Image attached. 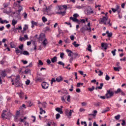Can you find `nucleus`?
<instances>
[{"mask_svg": "<svg viewBox=\"0 0 126 126\" xmlns=\"http://www.w3.org/2000/svg\"><path fill=\"white\" fill-rule=\"evenodd\" d=\"M13 77L15 78L14 82L16 87H19V86H21V83L19 82V80H20V76L18 75L15 77V76L12 75L9 77V78H13Z\"/></svg>", "mask_w": 126, "mask_h": 126, "instance_id": "1", "label": "nucleus"}, {"mask_svg": "<svg viewBox=\"0 0 126 126\" xmlns=\"http://www.w3.org/2000/svg\"><path fill=\"white\" fill-rule=\"evenodd\" d=\"M44 6H45V8H43L42 9V12H43V13H45L49 16L52 15L51 13H49V11L51 10V9H52V5L47 6L46 4H44Z\"/></svg>", "mask_w": 126, "mask_h": 126, "instance_id": "2", "label": "nucleus"}, {"mask_svg": "<svg viewBox=\"0 0 126 126\" xmlns=\"http://www.w3.org/2000/svg\"><path fill=\"white\" fill-rule=\"evenodd\" d=\"M105 96L107 99H110V98L113 97V96H114V91H113V90H112V89H110L107 90V93L105 94Z\"/></svg>", "mask_w": 126, "mask_h": 126, "instance_id": "3", "label": "nucleus"}, {"mask_svg": "<svg viewBox=\"0 0 126 126\" xmlns=\"http://www.w3.org/2000/svg\"><path fill=\"white\" fill-rule=\"evenodd\" d=\"M15 52H16V54H19V53H20L21 55H24V56H30V53H29V52H28V51L25 50L22 52V51H20V50H19L18 48H17V47L15 48Z\"/></svg>", "mask_w": 126, "mask_h": 126, "instance_id": "4", "label": "nucleus"}, {"mask_svg": "<svg viewBox=\"0 0 126 126\" xmlns=\"http://www.w3.org/2000/svg\"><path fill=\"white\" fill-rule=\"evenodd\" d=\"M63 8L65 9V10L64 11H58L57 12H56L57 14H60V15H62L63 16H64V14H65V13H66V9H67V5H63Z\"/></svg>", "mask_w": 126, "mask_h": 126, "instance_id": "5", "label": "nucleus"}, {"mask_svg": "<svg viewBox=\"0 0 126 126\" xmlns=\"http://www.w3.org/2000/svg\"><path fill=\"white\" fill-rule=\"evenodd\" d=\"M72 113H73V110H70L69 111L68 110V109H65V114L68 118H69V117H71Z\"/></svg>", "mask_w": 126, "mask_h": 126, "instance_id": "6", "label": "nucleus"}, {"mask_svg": "<svg viewBox=\"0 0 126 126\" xmlns=\"http://www.w3.org/2000/svg\"><path fill=\"white\" fill-rule=\"evenodd\" d=\"M100 21L99 22V23H104V25H107V23L106 21L108 20V17H103L102 18H100Z\"/></svg>", "mask_w": 126, "mask_h": 126, "instance_id": "7", "label": "nucleus"}, {"mask_svg": "<svg viewBox=\"0 0 126 126\" xmlns=\"http://www.w3.org/2000/svg\"><path fill=\"white\" fill-rule=\"evenodd\" d=\"M41 86L43 88V89H48L49 88V84L46 82H43L41 84Z\"/></svg>", "mask_w": 126, "mask_h": 126, "instance_id": "8", "label": "nucleus"}, {"mask_svg": "<svg viewBox=\"0 0 126 126\" xmlns=\"http://www.w3.org/2000/svg\"><path fill=\"white\" fill-rule=\"evenodd\" d=\"M45 39H47V38H46V35H45V33H40L39 37V41H43Z\"/></svg>", "mask_w": 126, "mask_h": 126, "instance_id": "9", "label": "nucleus"}, {"mask_svg": "<svg viewBox=\"0 0 126 126\" xmlns=\"http://www.w3.org/2000/svg\"><path fill=\"white\" fill-rule=\"evenodd\" d=\"M69 19L70 20H72L73 22H76V23H78V24H80V21L77 19V18H73L72 17H70Z\"/></svg>", "mask_w": 126, "mask_h": 126, "instance_id": "10", "label": "nucleus"}, {"mask_svg": "<svg viewBox=\"0 0 126 126\" xmlns=\"http://www.w3.org/2000/svg\"><path fill=\"white\" fill-rule=\"evenodd\" d=\"M0 74L1 76H3V77H5L6 76V71L5 70H0Z\"/></svg>", "mask_w": 126, "mask_h": 126, "instance_id": "11", "label": "nucleus"}, {"mask_svg": "<svg viewBox=\"0 0 126 126\" xmlns=\"http://www.w3.org/2000/svg\"><path fill=\"white\" fill-rule=\"evenodd\" d=\"M101 47L105 50H107L108 49V43H101Z\"/></svg>", "mask_w": 126, "mask_h": 126, "instance_id": "12", "label": "nucleus"}, {"mask_svg": "<svg viewBox=\"0 0 126 126\" xmlns=\"http://www.w3.org/2000/svg\"><path fill=\"white\" fill-rule=\"evenodd\" d=\"M115 9L116 10V11H117L118 13H121L122 8H121V6L119 5H116Z\"/></svg>", "mask_w": 126, "mask_h": 126, "instance_id": "13", "label": "nucleus"}, {"mask_svg": "<svg viewBox=\"0 0 126 126\" xmlns=\"http://www.w3.org/2000/svg\"><path fill=\"white\" fill-rule=\"evenodd\" d=\"M0 23H1V24H4V23L7 24V23H9V21L6 20H2V19H1V18H0Z\"/></svg>", "mask_w": 126, "mask_h": 126, "instance_id": "14", "label": "nucleus"}, {"mask_svg": "<svg viewBox=\"0 0 126 126\" xmlns=\"http://www.w3.org/2000/svg\"><path fill=\"white\" fill-rule=\"evenodd\" d=\"M42 45L44 48H46V47H47V45H48V40L47 39V38L44 39L42 41Z\"/></svg>", "mask_w": 126, "mask_h": 126, "instance_id": "15", "label": "nucleus"}, {"mask_svg": "<svg viewBox=\"0 0 126 126\" xmlns=\"http://www.w3.org/2000/svg\"><path fill=\"white\" fill-rule=\"evenodd\" d=\"M66 52H67L68 57H71V54H72V55L73 54V52H72L71 50H70L69 49H67V50H66Z\"/></svg>", "mask_w": 126, "mask_h": 126, "instance_id": "16", "label": "nucleus"}, {"mask_svg": "<svg viewBox=\"0 0 126 126\" xmlns=\"http://www.w3.org/2000/svg\"><path fill=\"white\" fill-rule=\"evenodd\" d=\"M103 86H104V83H100V86L96 87L95 88V90H98V89H99L100 90H101V89H102V88L103 87Z\"/></svg>", "mask_w": 126, "mask_h": 126, "instance_id": "17", "label": "nucleus"}, {"mask_svg": "<svg viewBox=\"0 0 126 126\" xmlns=\"http://www.w3.org/2000/svg\"><path fill=\"white\" fill-rule=\"evenodd\" d=\"M56 111H57V112H58V113H60V114H63V109L60 108V107H58L56 108L55 109Z\"/></svg>", "mask_w": 126, "mask_h": 126, "instance_id": "18", "label": "nucleus"}, {"mask_svg": "<svg viewBox=\"0 0 126 126\" xmlns=\"http://www.w3.org/2000/svg\"><path fill=\"white\" fill-rule=\"evenodd\" d=\"M106 34H107V37H108L109 38H111V37H112V36H113V33L109 32V31H106Z\"/></svg>", "mask_w": 126, "mask_h": 126, "instance_id": "19", "label": "nucleus"}, {"mask_svg": "<svg viewBox=\"0 0 126 126\" xmlns=\"http://www.w3.org/2000/svg\"><path fill=\"white\" fill-rule=\"evenodd\" d=\"M122 69V67L121 66H119V67H114V70L115 71H120Z\"/></svg>", "mask_w": 126, "mask_h": 126, "instance_id": "20", "label": "nucleus"}, {"mask_svg": "<svg viewBox=\"0 0 126 126\" xmlns=\"http://www.w3.org/2000/svg\"><path fill=\"white\" fill-rule=\"evenodd\" d=\"M109 111H110V108L109 107H107L106 108H105L104 110H103L101 113L102 114H105V113H107V112H109Z\"/></svg>", "mask_w": 126, "mask_h": 126, "instance_id": "21", "label": "nucleus"}, {"mask_svg": "<svg viewBox=\"0 0 126 126\" xmlns=\"http://www.w3.org/2000/svg\"><path fill=\"white\" fill-rule=\"evenodd\" d=\"M57 56H55L52 59H51V62L53 63H57Z\"/></svg>", "mask_w": 126, "mask_h": 126, "instance_id": "22", "label": "nucleus"}, {"mask_svg": "<svg viewBox=\"0 0 126 126\" xmlns=\"http://www.w3.org/2000/svg\"><path fill=\"white\" fill-rule=\"evenodd\" d=\"M62 80H63V78L62 77V76H59L57 77L56 79V81H57V82H61Z\"/></svg>", "mask_w": 126, "mask_h": 126, "instance_id": "23", "label": "nucleus"}, {"mask_svg": "<svg viewBox=\"0 0 126 126\" xmlns=\"http://www.w3.org/2000/svg\"><path fill=\"white\" fill-rule=\"evenodd\" d=\"M73 45L75 48H77V47H79V46H80V44H77L76 41H74Z\"/></svg>", "mask_w": 126, "mask_h": 126, "instance_id": "24", "label": "nucleus"}, {"mask_svg": "<svg viewBox=\"0 0 126 126\" xmlns=\"http://www.w3.org/2000/svg\"><path fill=\"white\" fill-rule=\"evenodd\" d=\"M19 115H20V112L19 111H17V112H16L17 116L15 117L14 121H16V120L17 119V117H18Z\"/></svg>", "mask_w": 126, "mask_h": 126, "instance_id": "25", "label": "nucleus"}, {"mask_svg": "<svg viewBox=\"0 0 126 126\" xmlns=\"http://www.w3.org/2000/svg\"><path fill=\"white\" fill-rule=\"evenodd\" d=\"M32 25H34V26H38V23L35 22L34 21H31Z\"/></svg>", "mask_w": 126, "mask_h": 126, "instance_id": "26", "label": "nucleus"}, {"mask_svg": "<svg viewBox=\"0 0 126 126\" xmlns=\"http://www.w3.org/2000/svg\"><path fill=\"white\" fill-rule=\"evenodd\" d=\"M17 24V21H15V20H13L12 21V25H13V26H15V25H16V24Z\"/></svg>", "mask_w": 126, "mask_h": 126, "instance_id": "27", "label": "nucleus"}, {"mask_svg": "<svg viewBox=\"0 0 126 126\" xmlns=\"http://www.w3.org/2000/svg\"><path fill=\"white\" fill-rule=\"evenodd\" d=\"M89 91H90V92H92L94 90H95V87L93 86L92 88H88Z\"/></svg>", "mask_w": 126, "mask_h": 126, "instance_id": "28", "label": "nucleus"}, {"mask_svg": "<svg viewBox=\"0 0 126 126\" xmlns=\"http://www.w3.org/2000/svg\"><path fill=\"white\" fill-rule=\"evenodd\" d=\"M121 91H122V90L121 89L119 88L117 89V91H115L114 92V93L115 94H118V93H121Z\"/></svg>", "mask_w": 126, "mask_h": 126, "instance_id": "29", "label": "nucleus"}, {"mask_svg": "<svg viewBox=\"0 0 126 126\" xmlns=\"http://www.w3.org/2000/svg\"><path fill=\"white\" fill-rule=\"evenodd\" d=\"M120 118H121V115L119 114L115 116L114 119H115V120H117V121H119Z\"/></svg>", "mask_w": 126, "mask_h": 126, "instance_id": "30", "label": "nucleus"}, {"mask_svg": "<svg viewBox=\"0 0 126 126\" xmlns=\"http://www.w3.org/2000/svg\"><path fill=\"white\" fill-rule=\"evenodd\" d=\"M87 12L88 14H92L93 13H94V11L88 10L87 11Z\"/></svg>", "mask_w": 126, "mask_h": 126, "instance_id": "31", "label": "nucleus"}, {"mask_svg": "<svg viewBox=\"0 0 126 126\" xmlns=\"http://www.w3.org/2000/svg\"><path fill=\"white\" fill-rule=\"evenodd\" d=\"M58 64H60V65H63V67H64V63H63L62 61H59L58 63Z\"/></svg>", "mask_w": 126, "mask_h": 126, "instance_id": "32", "label": "nucleus"}, {"mask_svg": "<svg viewBox=\"0 0 126 126\" xmlns=\"http://www.w3.org/2000/svg\"><path fill=\"white\" fill-rule=\"evenodd\" d=\"M73 55L74 56L75 59H76V58H79V54L78 53H73Z\"/></svg>", "mask_w": 126, "mask_h": 126, "instance_id": "33", "label": "nucleus"}, {"mask_svg": "<svg viewBox=\"0 0 126 126\" xmlns=\"http://www.w3.org/2000/svg\"><path fill=\"white\" fill-rule=\"evenodd\" d=\"M22 29V27L21 26H19L18 28L16 29H14V31H16V30H21Z\"/></svg>", "mask_w": 126, "mask_h": 126, "instance_id": "34", "label": "nucleus"}, {"mask_svg": "<svg viewBox=\"0 0 126 126\" xmlns=\"http://www.w3.org/2000/svg\"><path fill=\"white\" fill-rule=\"evenodd\" d=\"M28 29V25H25L24 28H23V30L24 31H26Z\"/></svg>", "mask_w": 126, "mask_h": 126, "instance_id": "35", "label": "nucleus"}, {"mask_svg": "<svg viewBox=\"0 0 126 126\" xmlns=\"http://www.w3.org/2000/svg\"><path fill=\"white\" fill-rule=\"evenodd\" d=\"M64 42L66 44H69L70 43V41L68 38H66V39H65Z\"/></svg>", "mask_w": 126, "mask_h": 126, "instance_id": "36", "label": "nucleus"}, {"mask_svg": "<svg viewBox=\"0 0 126 126\" xmlns=\"http://www.w3.org/2000/svg\"><path fill=\"white\" fill-rule=\"evenodd\" d=\"M47 104L46 102L42 103V106L43 107V108H46L47 107Z\"/></svg>", "mask_w": 126, "mask_h": 126, "instance_id": "37", "label": "nucleus"}, {"mask_svg": "<svg viewBox=\"0 0 126 126\" xmlns=\"http://www.w3.org/2000/svg\"><path fill=\"white\" fill-rule=\"evenodd\" d=\"M56 79H55V78H53L51 79V82H50L51 85H53V84L54 83L56 82Z\"/></svg>", "mask_w": 126, "mask_h": 126, "instance_id": "38", "label": "nucleus"}, {"mask_svg": "<svg viewBox=\"0 0 126 126\" xmlns=\"http://www.w3.org/2000/svg\"><path fill=\"white\" fill-rule=\"evenodd\" d=\"M61 118V115L60 114L57 113L56 116V120H59Z\"/></svg>", "mask_w": 126, "mask_h": 126, "instance_id": "39", "label": "nucleus"}, {"mask_svg": "<svg viewBox=\"0 0 126 126\" xmlns=\"http://www.w3.org/2000/svg\"><path fill=\"white\" fill-rule=\"evenodd\" d=\"M83 83H78L77 84V87H80V86L81 85V86H83Z\"/></svg>", "mask_w": 126, "mask_h": 126, "instance_id": "40", "label": "nucleus"}, {"mask_svg": "<svg viewBox=\"0 0 126 126\" xmlns=\"http://www.w3.org/2000/svg\"><path fill=\"white\" fill-rule=\"evenodd\" d=\"M116 52H117V49H114L113 51H111L113 56H116Z\"/></svg>", "mask_w": 126, "mask_h": 126, "instance_id": "41", "label": "nucleus"}, {"mask_svg": "<svg viewBox=\"0 0 126 126\" xmlns=\"http://www.w3.org/2000/svg\"><path fill=\"white\" fill-rule=\"evenodd\" d=\"M88 50L89 52H92V50H91V45L89 44L88 46Z\"/></svg>", "mask_w": 126, "mask_h": 126, "instance_id": "42", "label": "nucleus"}, {"mask_svg": "<svg viewBox=\"0 0 126 126\" xmlns=\"http://www.w3.org/2000/svg\"><path fill=\"white\" fill-rule=\"evenodd\" d=\"M23 47H24L23 44H21V45H19L18 46V48L19 49H20L21 51H22L23 50Z\"/></svg>", "mask_w": 126, "mask_h": 126, "instance_id": "43", "label": "nucleus"}, {"mask_svg": "<svg viewBox=\"0 0 126 126\" xmlns=\"http://www.w3.org/2000/svg\"><path fill=\"white\" fill-rule=\"evenodd\" d=\"M66 98V95H63L61 97V100L62 101H65V99Z\"/></svg>", "mask_w": 126, "mask_h": 126, "instance_id": "44", "label": "nucleus"}, {"mask_svg": "<svg viewBox=\"0 0 126 126\" xmlns=\"http://www.w3.org/2000/svg\"><path fill=\"white\" fill-rule=\"evenodd\" d=\"M52 125V121H49L46 125V126H51Z\"/></svg>", "mask_w": 126, "mask_h": 126, "instance_id": "45", "label": "nucleus"}, {"mask_svg": "<svg viewBox=\"0 0 126 126\" xmlns=\"http://www.w3.org/2000/svg\"><path fill=\"white\" fill-rule=\"evenodd\" d=\"M43 22H46L47 21V19H46V17H43L42 18Z\"/></svg>", "mask_w": 126, "mask_h": 126, "instance_id": "46", "label": "nucleus"}, {"mask_svg": "<svg viewBox=\"0 0 126 126\" xmlns=\"http://www.w3.org/2000/svg\"><path fill=\"white\" fill-rule=\"evenodd\" d=\"M19 96L20 98H21V99H23V98H24L23 93H20V94H19Z\"/></svg>", "mask_w": 126, "mask_h": 126, "instance_id": "47", "label": "nucleus"}, {"mask_svg": "<svg viewBox=\"0 0 126 126\" xmlns=\"http://www.w3.org/2000/svg\"><path fill=\"white\" fill-rule=\"evenodd\" d=\"M19 9L18 10V12H20L21 10H22V6H20V5H18Z\"/></svg>", "mask_w": 126, "mask_h": 126, "instance_id": "48", "label": "nucleus"}, {"mask_svg": "<svg viewBox=\"0 0 126 126\" xmlns=\"http://www.w3.org/2000/svg\"><path fill=\"white\" fill-rule=\"evenodd\" d=\"M38 64H39V65H43V64H44V63H43V62H42V61L39 60V61H38Z\"/></svg>", "mask_w": 126, "mask_h": 126, "instance_id": "49", "label": "nucleus"}, {"mask_svg": "<svg viewBox=\"0 0 126 126\" xmlns=\"http://www.w3.org/2000/svg\"><path fill=\"white\" fill-rule=\"evenodd\" d=\"M110 77L109 76V75H106V76H105V80H107V81H108V80H110Z\"/></svg>", "mask_w": 126, "mask_h": 126, "instance_id": "50", "label": "nucleus"}, {"mask_svg": "<svg viewBox=\"0 0 126 126\" xmlns=\"http://www.w3.org/2000/svg\"><path fill=\"white\" fill-rule=\"evenodd\" d=\"M98 72H99L98 76H101V75H103V72L102 71L99 70Z\"/></svg>", "mask_w": 126, "mask_h": 126, "instance_id": "51", "label": "nucleus"}, {"mask_svg": "<svg viewBox=\"0 0 126 126\" xmlns=\"http://www.w3.org/2000/svg\"><path fill=\"white\" fill-rule=\"evenodd\" d=\"M63 56H64V53H61L60 54V58H61V59H63Z\"/></svg>", "mask_w": 126, "mask_h": 126, "instance_id": "52", "label": "nucleus"}, {"mask_svg": "<svg viewBox=\"0 0 126 126\" xmlns=\"http://www.w3.org/2000/svg\"><path fill=\"white\" fill-rule=\"evenodd\" d=\"M22 63H23L24 64H27V63H28V62H27V61H24V60H22Z\"/></svg>", "mask_w": 126, "mask_h": 126, "instance_id": "53", "label": "nucleus"}, {"mask_svg": "<svg viewBox=\"0 0 126 126\" xmlns=\"http://www.w3.org/2000/svg\"><path fill=\"white\" fill-rule=\"evenodd\" d=\"M79 21H80V23L81 22V23H85L86 22V21L84 19H81Z\"/></svg>", "mask_w": 126, "mask_h": 126, "instance_id": "54", "label": "nucleus"}, {"mask_svg": "<svg viewBox=\"0 0 126 126\" xmlns=\"http://www.w3.org/2000/svg\"><path fill=\"white\" fill-rule=\"evenodd\" d=\"M70 38L71 41H73L74 40V35H70Z\"/></svg>", "mask_w": 126, "mask_h": 126, "instance_id": "55", "label": "nucleus"}, {"mask_svg": "<svg viewBox=\"0 0 126 126\" xmlns=\"http://www.w3.org/2000/svg\"><path fill=\"white\" fill-rule=\"evenodd\" d=\"M59 7V10H63V5H60L58 6Z\"/></svg>", "mask_w": 126, "mask_h": 126, "instance_id": "56", "label": "nucleus"}, {"mask_svg": "<svg viewBox=\"0 0 126 126\" xmlns=\"http://www.w3.org/2000/svg\"><path fill=\"white\" fill-rule=\"evenodd\" d=\"M29 84H30V81L29 80H27L26 81V85H29Z\"/></svg>", "mask_w": 126, "mask_h": 126, "instance_id": "57", "label": "nucleus"}, {"mask_svg": "<svg viewBox=\"0 0 126 126\" xmlns=\"http://www.w3.org/2000/svg\"><path fill=\"white\" fill-rule=\"evenodd\" d=\"M36 80H37V81H39V82H42V78H41V77H39V78H37L36 79Z\"/></svg>", "mask_w": 126, "mask_h": 126, "instance_id": "58", "label": "nucleus"}, {"mask_svg": "<svg viewBox=\"0 0 126 126\" xmlns=\"http://www.w3.org/2000/svg\"><path fill=\"white\" fill-rule=\"evenodd\" d=\"M81 125H84V126H87V124H86V122H81Z\"/></svg>", "mask_w": 126, "mask_h": 126, "instance_id": "59", "label": "nucleus"}, {"mask_svg": "<svg viewBox=\"0 0 126 126\" xmlns=\"http://www.w3.org/2000/svg\"><path fill=\"white\" fill-rule=\"evenodd\" d=\"M67 101L68 102H70V95H68L67 97Z\"/></svg>", "mask_w": 126, "mask_h": 126, "instance_id": "60", "label": "nucleus"}, {"mask_svg": "<svg viewBox=\"0 0 126 126\" xmlns=\"http://www.w3.org/2000/svg\"><path fill=\"white\" fill-rule=\"evenodd\" d=\"M25 72L26 74H27V73H29V72H30V70L26 69L25 71Z\"/></svg>", "mask_w": 126, "mask_h": 126, "instance_id": "61", "label": "nucleus"}, {"mask_svg": "<svg viewBox=\"0 0 126 126\" xmlns=\"http://www.w3.org/2000/svg\"><path fill=\"white\" fill-rule=\"evenodd\" d=\"M122 126H126V121L122 120Z\"/></svg>", "mask_w": 126, "mask_h": 126, "instance_id": "62", "label": "nucleus"}, {"mask_svg": "<svg viewBox=\"0 0 126 126\" xmlns=\"http://www.w3.org/2000/svg\"><path fill=\"white\" fill-rule=\"evenodd\" d=\"M11 48H15V46L12 43H10Z\"/></svg>", "mask_w": 126, "mask_h": 126, "instance_id": "63", "label": "nucleus"}, {"mask_svg": "<svg viewBox=\"0 0 126 126\" xmlns=\"http://www.w3.org/2000/svg\"><path fill=\"white\" fill-rule=\"evenodd\" d=\"M5 116H6L5 114L2 113L1 115L2 119H4V118H5Z\"/></svg>", "mask_w": 126, "mask_h": 126, "instance_id": "64", "label": "nucleus"}]
</instances>
